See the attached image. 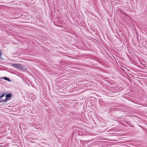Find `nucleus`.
Listing matches in <instances>:
<instances>
[{
  "label": "nucleus",
  "instance_id": "11",
  "mask_svg": "<svg viewBox=\"0 0 147 147\" xmlns=\"http://www.w3.org/2000/svg\"><path fill=\"white\" fill-rule=\"evenodd\" d=\"M2 105V104H0V105Z\"/></svg>",
  "mask_w": 147,
  "mask_h": 147
},
{
  "label": "nucleus",
  "instance_id": "8",
  "mask_svg": "<svg viewBox=\"0 0 147 147\" xmlns=\"http://www.w3.org/2000/svg\"><path fill=\"white\" fill-rule=\"evenodd\" d=\"M84 143H86V142H88L87 141H84Z\"/></svg>",
  "mask_w": 147,
  "mask_h": 147
},
{
  "label": "nucleus",
  "instance_id": "2",
  "mask_svg": "<svg viewBox=\"0 0 147 147\" xmlns=\"http://www.w3.org/2000/svg\"><path fill=\"white\" fill-rule=\"evenodd\" d=\"M20 65V64L14 63L12 64V66L15 68L19 69Z\"/></svg>",
  "mask_w": 147,
  "mask_h": 147
},
{
  "label": "nucleus",
  "instance_id": "4",
  "mask_svg": "<svg viewBox=\"0 0 147 147\" xmlns=\"http://www.w3.org/2000/svg\"><path fill=\"white\" fill-rule=\"evenodd\" d=\"M0 78L4 79L5 80H6L7 81L9 82L11 81V80H10V79L6 77H1Z\"/></svg>",
  "mask_w": 147,
  "mask_h": 147
},
{
  "label": "nucleus",
  "instance_id": "3",
  "mask_svg": "<svg viewBox=\"0 0 147 147\" xmlns=\"http://www.w3.org/2000/svg\"><path fill=\"white\" fill-rule=\"evenodd\" d=\"M19 69L23 70H27V68L25 67L23 65H22L21 64Z\"/></svg>",
  "mask_w": 147,
  "mask_h": 147
},
{
  "label": "nucleus",
  "instance_id": "1",
  "mask_svg": "<svg viewBox=\"0 0 147 147\" xmlns=\"http://www.w3.org/2000/svg\"><path fill=\"white\" fill-rule=\"evenodd\" d=\"M6 98L3 100H0V103L3 102L4 103H6L8 100L9 98H11L12 96V95L11 93H9L6 94L5 96Z\"/></svg>",
  "mask_w": 147,
  "mask_h": 147
},
{
  "label": "nucleus",
  "instance_id": "7",
  "mask_svg": "<svg viewBox=\"0 0 147 147\" xmlns=\"http://www.w3.org/2000/svg\"><path fill=\"white\" fill-rule=\"evenodd\" d=\"M122 117H123V116H120V117H119L118 118H121Z\"/></svg>",
  "mask_w": 147,
  "mask_h": 147
},
{
  "label": "nucleus",
  "instance_id": "9",
  "mask_svg": "<svg viewBox=\"0 0 147 147\" xmlns=\"http://www.w3.org/2000/svg\"><path fill=\"white\" fill-rule=\"evenodd\" d=\"M122 89V88H120V89H119V90H121Z\"/></svg>",
  "mask_w": 147,
  "mask_h": 147
},
{
  "label": "nucleus",
  "instance_id": "10",
  "mask_svg": "<svg viewBox=\"0 0 147 147\" xmlns=\"http://www.w3.org/2000/svg\"><path fill=\"white\" fill-rule=\"evenodd\" d=\"M2 98V97L1 96V95L0 96V98Z\"/></svg>",
  "mask_w": 147,
  "mask_h": 147
},
{
  "label": "nucleus",
  "instance_id": "6",
  "mask_svg": "<svg viewBox=\"0 0 147 147\" xmlns=\"http://www.w3.org/2000/svg\"><path fill=\"white\" fill-rule=\"evenodd\" d=\"M2 56V53L1 51V50H0V59H1V56Z\"/></svg>",
  "mask_w": 147,
  "mask_h": 147
},
{
  "label": "nucleus",
  "instance_id": "5",
  "mask_svg": "<svg viewBox=\"0 0 147 147\" xmlns=\"http://www.w3.org/2000/svg\"><path fill=\"white\" fill-rule=\"evenodd\" d=\"M5 93H3V94L1 93H0V95L1 94V96L3 97L4 96V95H5Z\"/></svg>",
  "mask_w": 147,
  "mask_h": 147
}]
</instances>
